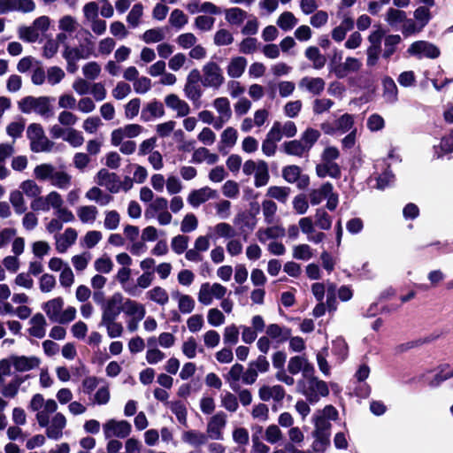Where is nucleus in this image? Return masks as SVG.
<instances>
[{
    "label": "nucleus",
    "instance_id": "obj_59",
    "mask_svg": "<svg viewBox=\"0 0 453 453\" xmlns=\"http://www.w3.org/2000/svg\"><path fill=\"white\" fill-rule=\"evenodd\" d=\"M265 440L270 444H276L283 440V434L277 425H269L265 430Z\"/></svg>",
    "mask_w": 453,
    "mask_h": 453
},
{
    "label": "nucleus",
    "instance_id": "obj_19",
    "mask_svg": "<svg viewBox=\"0 0 453 453\" xmlns=\"http://www.w3.org/2000/svg\"><path fill=\"white\" fill-rule=\"evenodd\" d=\"M41 359L35 356L12 355V366L18 372H25L39 367Z\"/></svg>",
    "mask_w": 453,
    "mask_h": 453
},
{
    "label": "nucleus",
    "instance_id": "obj_63",
    "mask_svg": "<svg viewBox=\"0 0 453 453\" xmlns=\"http://www.w3.org/2000/svg\"><path fill=\"white\" fill-rule=\"evenodd\" d=\"M262 211L266 224H273L277 211V204L273 200H264L262 202Z\"/></svg>",
    "mask_w": 453,
    "mask_h": 453
},
{
    "label": "nucleus",
    "instance_id": "obj_24",
    "mask_svg": "<svg viewBox=\"0 0 453 453\" xmlns=\"http://www.w3.org/2000/svg\"><path fill=\"white\" fill-rule=\"evenodd\" d=\"M122 311L129 319H144L146 315L145 306L129 298L125 299L122 305Z\"/></svg>",
    "mask_w": 453,
    "mask_h": 453
},
{
    "label": "nucleus",
    "instance_id": "obj_43",
    "mask_svg": "<svg viewBox=\"0 0 453 453\" xmlns=\"http://www.w3.org/2000/svg\"><path fill=\"white\" fill-rule=\"evenodd\" d=\"M333 191V185L329 182L323 184L320 188L313 189L309 194L310 202L312 205L319 204Z\"/></svg>",
    "mask_w": 453,
    "mask_h": 453
},
{
    "label": "nucleus",
    "instance_id": "obj_21",
    "mask_svg": "<svg viewBox=\"0 0 453 453\" xmlns=\"http://www.w3.org/2000/svg\"><path fill=\"white\" fill-rule=\"evenodd\" d=\"M165 105L176 112L177 117H186L190 111L189 104L176 94H169L165 97Z\"/></svg>",
    "mask_w": 453,
    "mask_h": 453
},
{
    "label": "nucleus",
    "instance_id": "obj_46",
    "mask_svg": "<svg viewBox=\"0 0 453 453\" xmlns=\"http://www.w3.org/2000/svg\"><path fill=\"white\" fill-rule=\"evenodd\" d=\"M9 200L17 214H23L26 212L27 209L26 201L23 192L19 189L12 190L10 193Z\"/></svg>",
    "mask_w": 453,
    "mask_h": 453
},
{
    "label": "nucleus",
    "instance_id": "obj_38",
    "mask_svg": "<svg viewBox=\"0 0 453 453\" xmlns=\"http://www.w3.org/2000/svg\"><path fill=\"white\" fill-rule=\"evenodd\" d=\"M181 439L185 443L193 447H199L207 442L208 436L197 430H188L182 434Z\"/></svg>",
    "mask_w": 453,
    "mask_h": 453
},
{
    "label": "nucleus",
    "instance_id": "obj_4",
    "mask_svg": "<svg viewBox=\"0 0 453 453\" xmlns=\"http://www.w3.org/2000/svg\"><path fill=\"white\" fill-rule=\"evenodd\" d=\"M53 416L50 418L51 414H41L38 417V425L41 427L46 428V435L48 438L52 440H59L63 436V431L66 426L67 420L65 416L61 412L52 413Z\"/></svg>",
    "mask_w": 453,
    "mask_h": 453
},
{
    "label": "nucleus",
    "instance_id": "obj_16",
    "mask_svg": "<svg viewBox=\"0 0 453 453\" xmlns=\"http://www.w3.org/2000/svg\"><path fill=\"white\" fill-rule=\"evenodd\" d=\"M288 371L292 375L301 372L303 378H304L314 373V367L304 356H295L288 360Z\"/></svg>",
    "mask_w": 453,
    "mask_h": 453
},
{
    "label": "nucleus",
    "instance_id": "obj_10",
    "mask_svg": "<svg viewBox=\"0 0 453 453\" xmlns=\"http://www.w3.org/2000/svg\"><path fill=\"white\" fill-rule=\"evenodd\" d=\"M84 42L85 45H80L79 47H72L69 44H65L62 53L63 58L78 62L81 59H88L95 55L94 42L91 39L88 37L85 38Z\"/></svg>",
    "mask_w": 453,
    "mask_h": 453
},
{
    "label": "nucleus",
    "instance_id": "obj_13",
    "mask_svg": "<svg viewBox=\"0 0 453 453\" xmlns=\"http://www.w3.org/2000/svg\"><path fill=\"white\" fill-rule=\"evenodd\" d=\"M212 105L218 113V118L213 124V127L215 129H220L232 118L230 101L226 96H220L213 100Z\"/></svg>",
    "mask_w": 453,
    "mask_h": 453
},
{
    "label": "nucleus",
    "instance_id": "obj_5",
    "mask_svg": "<svg viewBox=\"0 0 453 453\" xmlns=\"http://www.w3.org/2000/svg\"><path fill=\"white\" fill-rule=\"evenodd\" d=\"M144 216L146 219H156L160 226L170 225L173 221V215L168 211V200L164 196H156L146 208Z\"/></svg>",
    "mask_w": 453,
    "mask_h": 453
},
{
    "label": "nucleus",
    "instance_id": "obj_1",
    "mask_svg": "<svg viewBox=\"0 0 453 453\" xmlns=\"http://www.w3.org/2000/svg\"><path fill=\"white\" fill-rule=\"evenodd\" d=\"M53 98L46 96L35 97L27 96L18 102L19 111L25 114L35 112L43 119L51 118L54 115L52 102Z\"/></svg>",
    "mask_w": 453,
    "mask_h": 453
},
{
    "label": "nucleus",
    "instance_id": "obj_61",
    "mask_svg": "<svg viewBox=\"0 0 453 453\" xmlns=\"http://www.w3.org/2000/svg\"><path fill=\"white\" fill-rule=\"evenodd\" d=\"M18 35L20 40L27 42H35L40 37L32 25L19 27L18 28Z\"/></svg>",
    "mask_w": 453,
    "mask_h": 453
},
{
    "label": "nucleus",
    "instance_id": "obj_50",
    "mask_svg": "<svg viewBox=\"0 0 453 453\" xmlns=\"http://www.w3.org/2000/svg\"><path fill=\"white\" fill-rule=\"evenodd\" d=\"M143 11L144 6L142 4L137 3L133 5L127 16V22L131 27L135 28L140 25L141 19L143 16Z\"/></svg>",
    "mask_w": 453,
    "mask_h": 453
},
{
    "label": "nucleus",
    "instance_id": "obj_62",
    "mask_svg": "<svg viewBox=\"0 0 453 453\" xmlns=\"http://www.w3.org/2000/svg\"><path fill=\"white\" fill-rule=\"evenodd\" d=\"M64 141L67 142L71 146L77 148L83 144L85 139L81 132L74 128H67Z\"/></svg>",
    "mask_w": 453,
    "mask_h": 453
},
{
    "label": "nucleus",
    "instance_id": "obj_7",
    "mask_svg": "<svg viewBox=\"0 0 453 453\" xmlns=\"http://www.w3.org/2000/svg\"><path fill=\"white\" fill-rule=\"evenodd\" d=\"M202 83L206 88L218 89L225 82L223 70L220 65L214 61L205 63L202 67Z\"/></svg>",
    "mask_w": 453,
    "mask_h": 453
},
{
    "label": "nucleus",
    "instance_id": "obj_53",
    "mask_svg": "<svg viewBox=\"0 0 453 453\" xmlns=\"http://www.w3.org/2000/svg\"><path fill=\"white\" fill-rule=\"evenodd\" d=\"M312 436L314 438V441L311 444V450L313 453H324L327 447L329 446L330 435L312 432Z\"/></svg>",
    "mask_w": 453,
    "mask_h": 453
},
{
    "label": "nucleus",
    "instance_id": "obj_48",
    "mask_svg": "<svg viewBox=\"0 0 453 453\" xmlns=\"http://www.w3.org/2000/svg\"><path fill=\"white\" fill-rule=\"evenodd\" d=\"M401 41L402 38L399 35H388L385 36L382 57L388 59L395 52L396 47Z\"/></svg>",
    "mask_w": 453,
    "mask_h": 453
},
{
    "label": "nucleus",
    "instance_id": "obj_27",
    "mask_svg": "<svg viewBox=\"0 0 453 453\" xmlns=\"http://www.w3.org/2000/svg\"><path fill=\"white\" fill-rule=\"evenodd\" d=\"M30 327L28 329L29 334L42 339L46 334V326H47V321L44 316L41 313H36L34 315L30 321Z\"/></svg>",
    "mask_w": 453,
    "mask_h": 453
},
{
    "label": "nucleus",
    "instance_id": "obj_34",
    "mask_svg": "<svg viewBox=\"0 0 453 453\" xmlns=\"http://www.w3.org/2000/svg\"><path fill=\"white\" fill-rule=\"evenodd\" d=\"M316 173L320 178L329 176L337 179L341 176V169L334 162L323 161L316 166Z\"/></svg>",
    "mask_w": 453,
    "mask_h": 453
},
{
    "label": "nucleus",
    "instance_id": "obj_49",
    "mask_svg": "<svg viewBox=\"0 0 453 453\" xmlns=\"http://www.w3.org/2000/svg\"><path fill=\"white\" fill-rule=\"evenodd\" d=\"M298 23V19L291 12H282L277 19V26L284 31L293 29Z\"/></svg>",
    "mask_w": 453,
    "mask_h": 453
},
{
    "label": "nucleus",
    "instance_id": "obj_44",
    "mask_svg": "<svg viewBox=\"0 0 453 453\" xmlns=\"http://www.w3.org/2000/svg\"><path fill=\"white\" fill-rule=\"evenodd\" d=\"M254 185L257 188L265 186L270 179L268 165L264 160H258V167L254 173Z\"/></svg>",
    "mask_w": 453,
    "mask_h": 453
},
{
    "label": "nucleus",
    "instance_id": "obj_18",
    "mask_svg": "<svg viewBox=\"0 0 453 453\" xmlns=\"http://www.w3.org/2000/svg\"><path fill=\"white\" fill-rule=\"evenodd\" d=\"M96 182L99 186L106 188L111 193H118L120 190V181L118 175L104 168L99 170L96 173Z\"/></svg>",
    "mask_w": 453,
    "mask_h": 453
},
{
    "label": "nucleus",
    "instance_id": "obj_29",
    "mask_svg": "<svg viewBox=\"0 0 453 453\" xmlns=\"http://www.w3.org/2000/svg\"><path fill=\"white\" fill-rule=\"evenodd\" d=\"M118 318L101 319L99 326L105 328L107 335L111 338H119L123 335L124 326L117 321Z\"/></svg>",
    "mask_w": 453,
    "mask_h": 453
},
{
    "label": "nucleus",
    "instance_id": "obj_35",
    "mask_svg": "<svg viewBox=\"0 0 453 453\" xmlns=\"http://www.w3.org/2000/svg\"><path fill=\"white\" fill-rule=\"evenodd\" d=\"M148 300L160 305L165 306L169 302V295L166 289L160 286L153 287L145 294Z\"/></svg>",
    "mask_w": 453,
    "mask_h": 453
},
{
    "label": "nucleus",
    "instance_id": "obj_58",
    "mask_svg": "<svg viewBox=\"0 0 453 453\" xmlns=\"http://www.w3.org/2000/svg\"><path fill=\"white\" fill-rule=\"evenodd\" d=\"M290 194V188L287 187L271 186L266 196L276 199L280 203H286Z\"/></svg>",
    "mask_w": 453,
    "mask_h": 453
},
{
    "label": "nucleus",
    "instance_id": "obj_64",
    "mask_svg": "<svg viewBox=\"0 0 453 453\" xmlns=\"http://www.w3.org/2000/svg\"><path fill=\"white\" fill-rule=\"evenodd\" d=\"M406 19V13L403 11L390 7L385 14V21L390 26L403 22Z\"/></svg>",
    "mask_w": 453,
    "mask_h": 453
},
{
    "label": "nucleus",
    "instance_id": "obj_26",
    "mask_svg": "<svg viewBox=\"0 0 453 453\" xmlns=\"http://www.w3.org/2000/svg\"><path fill=\"white\" fill-rule=\"evenodd\" d=\"M64 307V299L60 296L55 297L42 304V310L49 319L57 322Z\"/></svg>",
    "mask_w": 453,
    "mask_h": 453
},
{
    "label": "nucleus",
    "instance_id": "obj_33",
    "mask_svg": "<svg viewBox=\"0 0 453 453\" xmlns=\"http://www.w3.org/2000/svg\"><path fill=\"white\" fill-rule=\"evenodd\" d=\"M237 139V130L233 127H226L220 134V141L218 147L219 150L222 151L225 149L233 148L236 144Z\"/></svg>",
    "mask_w": 453,
    "mask_h": 453
},
{
    "label": "nucleus",
    "instance_id": "obj_3",
    "mask_svg": "<svg viewBox=\"0 0 453 453\" xmlns=\"http://www.w3.org/2000/svg\"><path fill=\"white\" fill-rule=\"evenodd\" d=\"M341 59L342 52L335 50L328 65L330 73L338 79H343L349 73H358L363 66L362 60L355 57H347L343 62H341Z\"/></svg>",
    "mask_w": 453,
    "mask_h": 453
},
{
    "label": "nucleus",
    "instance_id": "obj_15",
    "mask_svg": "<svg viewBox=\"0 0 453 453\" xmlns=\"http://www.w3.org/2000/svg\"><path fill=\"white\" fill-rule=\"evenodd\" d=\"M124 301L125 300L121 293H114L102 305L101 319L118 318L122 311V305Z\"/></svg>",
    "mask_w": 453,
    "mask_h": 453
},
{
    "label": "nucleus",
    "instance_id": "obj_23",
    "mask_svg": "<svg viewBox=\"0 0 453 453\" xmlns=\"http://www.w3.org/2000/svg\"><path fill=\"white\" fill-rule=\"evenodd\" d=\"M258 396L265 402H268L270 400L281 402L285 397V390L280 385H264L258 389Z\"/></svg>",
    "mask_w": 453,
    "mask_h": 453
},
{
    "label": "nucleus",
    "instance_id": "obj_22",
    "mask_svg": "<svg viewBox=\"0 0 453 453\" xmlns=\"http://www.w3.org/2000/svg\"><path fill=\"white\" fill-rule=\"evenodd\" d=\"M248 61L244 57L235 56L229 59L226 67L227 76L231 79H239L244 73Z\"/></svg>",
    "mask_w": 453,
    "mask_h": 453
},
{
    "label": "nucleus",
    "instance_id": "obj_52",
    "mask_svg": "<svg viewBox=\"0 0 453 453\" xmlns=\"http://www.w3.org/2000/svg\"><path fill=\"white\" fill-rule=\"evenodd\" d=\"M320 137V132L315 128L308 127L301 134L300 140L309 152Z\"/></svg>",
    "mask_w": 453,
    "mask_h": 453
},
{
    "label": "nucleus",
    "instance_id": "obj_32",
    "mask_svg": "<svg viewBox=\"0 0 453 453\" xmlns=\"http://www.w3.org/2000/svg\"><path fill=\"white\" fill-rule=\"evenodd\" d=\"M25 378L20 376H15L7 384L4 385L0 390L1 395L4 399L15 398L19 391L20 386L24 383Z\"/></svg>",
    "mask_w": 453,
    "mask_h": 453
},
{
    "label": "nucleus",
    "instance_id": "obj_57",
    "mask_svg": "<svg viewBox=\"0 0 453 453\" xmlns=\"http://www.w3.org/2000/svg\"><path fill=\"white\" fill-rule=\"evenodd\" d=\"M176 296L178 297V308L181 313L188 314L194 311L196 303L190 296L176 293Z\"/></svg>",
    "mask_w": 453,
    "mask_h": 453
},
{
    "label": "nucleus",
    "instance_id": "obj_17",
    "mask_svg": "<svg viewBox=\"0 0 453 453\" xmlns=\"http://www.w3.org/2000/svg\"><path fill=\"white\" fill-rule=\"evenodd\" d=\"M218 196L216 190L210 187H203L198 189L192 190L188 197L187 201L193 208L199 207L202 203H206L211 199H215Z\"/></svg>",
    "mask_w": 453,
    "mask_h": 453
},
{
    "label": "nucleus",
    "instance_id": "obj_42",
    "mask_svg": "<svg viewBox=\"0 0 453 453\" xmlns=\"http://www.w3.org/2000/svg\"><path fill=\"white\" fill-rule=\"evenodd\" d=\"M98 215V210L94 205H83L77 209V216L83 224H93Z\"/></svg>",
    "mask_w": 453,
    "mask_h": 453
},
{
    "label": "nucleus",
    "instance_id": "obj_39",
    "mask_svg": "<svg viewBox=\"0 0 453 453\" xmlns=\"http://www.w3.org/2000/svg\"><path fill=\"white\" fill-rule=\"evenodd\" d=\"M305 58L312 63L314 69H322L326 62V58L320 53L318 47L310 46L304 51Z\"/></svg>",
    "mask_w": 453,
    "mask_h": 453
},
{
    "label": "nucleus",
    "instance_id": "obj_37",
    "mask_svg": "<svg viewBox=\"0 0 453 453\" xmlns=\"http://www.w3.org/2000/svg\"><path fill=\"white\" fill-rule=\"evenodd\" d=\"M85 197L89 200L96 202L100 206H106L112 201V196L104 193L98 187L90 188L85 194Z\"/></svg>",
    "mask_w": 453,
    "mask_h": 453
},
{
    "label": "nucleus",
    "instance_id": "obj_20",
    "mask_svg": "<svg viewBox=\"0 0 453 453\" xmlns=\"http://www.w3.org/2000/svg\"><path fill=\"white\" fill-rule=\"evenodd\" d=\"M78 234L77 231L72 227H68L62 234H56L54 236L56 241V250L59 253H65L67 250L76 242Z\"/></svg>",
    "mask_w": 453,
    "mask_h": 453
},
{
    "label": "nucleus",
    "instance_id": "obj_31",
    "mask_svg": "<svg viewBox=\"0 0 453 453\" xmlns=\"http://www.w3.org/2000/svg\"><path fill=\"white\" fill-rule=\"evenodd\" d=\"M326 82L319 77H303L299 82L301 88H305L313 95H319L325 88Z\"/></svg>",
    "mask_w": 453,
    "mask_h": 453
},
{
    "label": "nucleus",
    "instance_id": "obj_60",
    "mask_svg": "<svg viewBox=\"0 0 453 453\" xmlns=\"http://www.w3.org/2000/svg\"><path fill=\"white\" fill-rule=\"evenodd\" d=\"M102 68L96 61H89L82 66V73L87 80L94 81L100 76Z\"/></svg>",
    "mask_w": 453,
    "mask_h": 453
},
{
    "label": "nucleus",
    "instance_id": "obj_45",
    "mask_svg": "<svg viewBox=\"0 0 453 453\" xmlns=\"http://www.w3.org/2000/svg\"><path fill=\"white\" fill-rule=\"evenodd\" d=\"M58 27L61 32H67L68 35H73L78 29L79 22L75 17L66 14L59 18Z\"/></svg>",
    "mask_w": 453,
    "mask_h": 453
},
{
    "label": "nucleus",
    "instance_id": "obj_28",
    "mask_svg": "<svg viewBox=\"0 0 453 453\" xmlns=\"http://www.w3.org/2000/svg\"><path fill=\"white\" fill-rule=\"evenodd\" d=\"M285 235V229L281 226L275 225L265 228H259L256 236L261 243H265L270 239H277Z\"/></svg>",
    "mask_w": 453,
    "mask_h": 453
},
{
    "label": "nucleus",
    "instance_id": "obj_56",
    "mask_svg": "<svg viewBox=\"0 0 453 453\" xmlns=\"http://www.w3.org/2000/svg\"><path fill=\"white\" fill-rule=\"evenodd\" d=\"M213 42L216 46H228L234 42L233 34L226 28H220L214 34Z\"/></svg>",
    "mask_w": 453,
    "mask_h": 453
},
{
    "label": "nucleus",
    "instance_id": "obj_47",
    "mask_svg": "<svg viewBox=\"0 0 453 453\" xmlns=\"http://www.w3.org/2000/svg\"><path fill=\"white\" fill-rule=\"evenodd\" d=\"M282 149L286 154L291 156L302 157L308 153L300 139L284 142Z\"/></svg>",
    "mask_w": 453,
    "mask_h": 453
},
{
    "label": "nucleus",
    "instance_id": "obj_55",
    "mask_svg": "<svg viewBox=\"0 0 453 453\" xmlns=\"http://www.w3.org/2000/svg\"><path fill=\"white\" fill-rule=\"evenodd\" d=\"M165 38V34L161 27L148 29L142 35V40L146 43L160 42Z\"/></svg>",
    "mask_w": 453,
    "mask_h": 453
},
{
    "label": "nucleus",
    "instance_id": "obj_25",
    "mask_svg": "<svg viewBox=\"0 0 453 453\" xmlns=\"http://www.w3.org/2000/svg\"><path fill=\"white\" fill-rule=\"evenodd\" d=\"M165 114L163 104L153 100L148 103L142 110L141 119L145 121H150L155 118H161Z\"/></svg>",
    "mask_w": 453,
    "mask_h": 453
},
{
    "label": "nucleus",
    "instance_id": "obj_36",
    "mask_svg": "<svg viewBox=\"0 0 453 453\" xmlns=\"http://www.w3.org/2000/svg\"><path fill=\"white\" fill-rule=\"evenodd\" d=\"M247 17V12L239 7H231L225 10V19L231 26L242 25Z\"/></svg>",
    "mask_w": 453,
    "mask_h": 453
},
{
    "label": "nucleus",
    "instance_id": "obj_2",
    "mask_svg": "<svg viewBox=\"0 0 453 453\" xmlns=\"http://www.w3.org/2000/svg\"><path fill=\"white\" fill-rule=\"evenodd\" d=\"M297 390L311 403H317L321 396L329 394L326 383L314 377L313 373L297 381Z\"/></svg>",
    "mask_w": 453,
    "mask_h": 453
},
{
    "label": "nucleus",
    "instance_id": "obj_8",
    "mask_svg": "<svg viewBox=\"0 0 453 453\" xmlns=\"http://www.w3.org/2000/svg\"><path fill=\"white\" fill-rule=\"evenodd\" d=\"M226 288L220 283L204 282L200 286L197 299L203 305H210L213 302V298L222 299L226 294Z\"/></svg>",
    "mask_w": 453,
    "mask_h": 453
},
{
    "label": "nucleus",
    "instance_id": "obj_11",
    "mask_svg": "<svg viewBox=\"0 0 453 453\" xmlns=\"http://www.w3.org/2000/svg\"><path fill=\"white\" fill-rule=\"evenodd\" d=\"M58 403L54 399H45L42 394H35L32 396L28 408L30 411L36 412L35 418L41 414H52L58 410Z\"/></svg>",
    "mask_w": 453,
    "mask_h": 453
},
{
    "label": "nucleus",
    "instance_id": "obj_51",
    "mask_svg": "<svg viewBox=\"0 0 453 453\" xmlns=\"http://www.w3.org/2000/svg\"><path fill=\"white\" fill-rule=\"evenodd\" d=\"M19 190L27 197L34 199L42 193V188L34 180H26L19 184Z\"/></svg>",
    "mask_w": 453,
    "mask_h": 453
},
{
    "label": "nucleus",
    "instance_id": "obj_54",
    "mask_svg": "<svg viewBox=\"0 0 453 453\" xmlns=\"http://www.w3.org/2000/svg\"><path fill=\"white\" fill-rule=\"evenodd\" d=\"M55 166L51 164H41L35 167L34 176L41 181L50 180Z\"/></svg>",
    "mask_w": 453,
    "mask_h": 453
},
{
    "label": "nucleus",
    "instance_id": "obj_40",
    "mask_svg": "<svg viewBox=\"0 0 453 453\" xmlns=\"http://www.w3.org/2000/svg\"><path fill=\"white\" fill-rule=\"evenodd\" d=\"M243 370V365L236 363L231 366L229 372L225 375V380L229 383L230 388L234 391H237L239 388L238 382L242 380Z\"/></svg>",
    "mask_w": 453,
    "mask_h": 453
},
{
    "label": "nucleus",
    "instance_id": "obj_9",
    "mask_svg": "<svg viewBox=\"0 0 453 453\" xmlns=\"http://www.w3.org/2000/svg\"><path fill=\"white\" fill-rule=\"evenodd\" d=\"M103 432L105 439L127 438L132 432V426L127 420L108 419L103 425Z\"/></svg>",
    "mask_w": 453,
    "mask_h": 453
},
{
    "label": "nucleus",
    "instance_id": "obj_41",
    "mask_svg": "<svg viewBox=\"0 0 453 453\" xmlns=\"http://www.w3.org/2000/svg\"><path fill=\"white\" fill-rule=\"evenodd\" d=\"M266 334L269 337L277 339L280 342H283L290 338L291 330L288 327L280 326L278 324H271L266 328Z\"/></svg>",
    "mask_w": 453,
    "mask_h": 453
},
{
    "label": "nucleus",
    "instance_id": "obj_12",
    "mask_svg": "<svg viewBox=\"0 0 453 453\" xmlns=\"http://www.w3.org/2000/svg\"><path fill=\"white\" fill-rule=\"evenodd\" d=\"M407 53L418 58H427L434 59L440 56L441 51L439 48L432 42L427 41H417L409 46Z\"/></svg>",
    "mask_w": 453,
    "mask_h": 453
},
{
    "label": "nucleus",
    "instance_id": "obj_30",
    "mask_svg": "<svg viewBox=\"0 0 453 453\" xmlns=\"http://www.w3.org/2000/svg\"><path fill=\"white\" fill-rule=\"evenodd\" d=\"M50 182L53 187L65 190L72 185V175L64 169L55 167Z\"/></svg>",
    "mask_w": 453,
    "mask_h": 453
},
{
    "label": "nucleus",
    "instance_id": "obj_14",
    "mask_svg": "<svg viewBox=\"0 0 453 453\" xmlns=\"http://www.w3.org/2000/svg\"><path fill=\"white\" fill-rule=\"evenodd\" d=\"M226 425V415L223 411L214 414L208 421L206 434L211 440H223V429Z\"/></svg>",
    "mask_w": 453,
    "mask_h": 453
},
{
    "label": "nucleus",
    "instance_id": "obj_6",
    "mask_svg": "<svg viewBox=\"0 0 453 453\" xmlns=\"http://www.w3.org/2000/svg\"><path fill=\"white\" fill-rule=\"evenodd\" d=\"M27 134L30 141V149L32 151L39 153L51 150L53 142L45 135L43 128L40 124L33 123L29 125Z\"/></svg>",
    "mask_w": 453,
    "mask_h": 453
}]
</instances>
